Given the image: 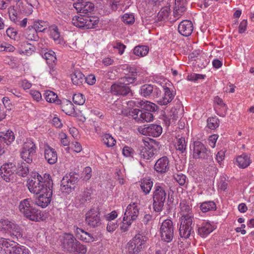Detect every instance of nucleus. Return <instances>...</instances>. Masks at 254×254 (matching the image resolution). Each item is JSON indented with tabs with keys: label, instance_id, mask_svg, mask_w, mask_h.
Returning a JSON list of instances; mask_svg holds the SVG:
<instances>
[{
	"label": "nucleus",
	"instance_id": "33",
	"mask_svg": "<svg viewBox=\"0 0 254 254\" xmlns=\"http://www.w3.org/2000/svg\"><path fill=\"white\" fill-rule=\"evenodd\" d=\"M236 162L238 166L242 168L247 167L251 163L250 157L246 154L239 156L236 159Z\"/></svg>",
	"mask_w": 254,
	"mask_h": 254
},
{
	"label": "nucleus",
	"instance_id": "59",
	"mask_svg": "<svg viewBox=\"0 0 254 254\" xmlns=\"http://www.w3.org/2000/svg\"><path fill=\"white\" fill-rule=\"evenodd\" d=\"M134 152L133 149L128 146H125L123 149V154L126 157H133Z\"/></svg>",
	"mask_w": 254,
	"mask_h": 254
},
{
	"label": "nucleus",
	"instance_id": "41",
	"mask_svg": "<svg viewBox=\"0 0 254 254\" xmlns=\"http://www.w3.org/2000/svg\"><path fill=\"white\" fill-rule=\"evenodd\" d=\"M36 145L33 141L28 140L23 145L22 151L26 152H33V154H36Z\"/></svg>",
	"mask_w": 254,
	"mask_h": 254
},
{
	"label": "nucleus",
	"instance_id": "7",
	"mask_svg": "<svg viewBox=\"0 0 254 254\" xmlns=\"http://www.w3.org/2000/svg\"><path fill=\"white\" fill-rule=\"evenodd\" d=\"M160 233L162 240L167 243L172 241L174 228L171 220L166 219L163 221L160 228Z\"/></svg>",
	"mask_w": 254,
	"mask_h": 254
},
{
	"label": "nucleus",
	"instance_id": "52",
	"mask_svg": "<svg viewBox=\"0 0 254 254\" xmlns=\"http://www.w3.org/2000/svg\"><path fill=\"white\" fill-rule=\"evenodd\" d=\"M173 178L181 186H183L186 183V176L180 172L174 174Z\"/></svg>",
	"mask_w": 254,
	"mask_h": 254
},
{
	"label": "nucleus",
	"instance_id": "17",
	"mask_svg": "<svg viewBox=\"0 0 254 254\" xmlns=\"http://www.w3.org/2000/svg\"><path fill=\"white\" fill-rule=\"evenodd\" d=\"M74 232L76 238L81 241L89 243L95 241V238L92 234L75 226H74Z\"/></svg>",
	"mask_w": 254,
	"mask_h": 254
},
{
	"label": "nucleus",
	"instance_id": "8",
	"mask_svg": "<svg viewBox=\"0 0 254 254\" xmlns=\"http://www.w3.org/2000/svg\"><path fill=\"white\" fill-rule=\"evenodd\" d=\"M86 223L92 228L99 227L101 225L100 212L98 208L90 209L85 214Z\"/></svg>",
	"mask_w": 254,
	"mask_h": 254
},
{
	"label": "nucleus",
	"instance_id": "51",
	"mask_svg": "<svg viewBox=\"0 0 254 254\" xmlns=\"http://www.w3.org/2000/svg\"><path fill=\"white\" fill-rule=\"evenodd\" d=\"M219 120L216 117L209 118L207 119L208 127L211 129H214L218 127Z\"/></svg>",
	"mask_w": 254,
	"mask_h": 254
},
{
	"label": "nucleus",
	"instance_id": "46",
	"mask_svg": "<svg viewBox=\"0 0 254 254\" xmlns=\"http://www.w3.org/2000/svg\"><path fill=\"white\" fill-rule=\"evenodd\" d=\"M17 167L16 174L22 177L26 176L29 173V168L28 166L24 162H22L20 165H18Z\"/></svg>",
	"mask_w": 254,
	"mask_h": 254
},
{
	"label": "nucleus",
	"instance_id": "23",
	"mask_svg": "<svg viewBox=\"0 0 254 254\" xmlns=\"http://www.w3.org/2000/svg\"><path fill=\"white\" fill-rule=\"evenodd\" d=\"M37 177L39 178L41 183L44 186L45 190L48 191L49 189L53 191V183L51 177L49 174L45 173L43 176L39 174H37Z\"/></svg>",
	"mask_w": 254,
	"mask_h": 254
},
{
	"label": "nucleus",
	"instance_id": "58",
	"mask_svg": "<svg viewBox=\"0 0 254 254\" xmlns=\"http://www.w3.org/2000/svg\"><path fill=\"white\" fill-rule=\"evenodd\" d=\"M122 21L127 24H132L134 22V15L132 14L126 13L122 17Z\"/></svg>",
	"mask_w": 254,
	"mask_h": 254
},
{
	"label": "nucleus",
	"instance_id": "63",
	"mask_svg": "<svg viewBox=\"0 0 254 254\" xmlns=\"http://www.w3.org/2000/svg\"><path fill=\"white\" fill-rule=\"evenodd\" d=\"M117 227L118 225L116 222L113 221H109L107 226V230L108 232H113Z\"/></svg>",
	"mask_w": 254,
	"mask_h": 254
},
{
	"label": "nucleus",
	"instance_id": "22",
	"mask_svg": "<svg viewBox=\"0 0 254 254\" xmlns=\"http://www.w3.org/2000/svg\"><path fill=\"white\" fill-rule=\"evenodd\" d=\"M160 91L157 89L156 86L151 84H144L141 87L140 93L141 95L146 98L150 97L152 94H156L158 96Z\"/></svg>",
	"mask_w": 254,
	"mask_h": 254
},
{
	"label": "nucleus",
	"instance_id": "60",
	"mask_svg": "<svg viewBox=\"0 0 254 254\" xmlns=\"http://www.w3.org/2000/svg\"><path fill=\"white\" fill-rule=\"evenodd\" d=\"M142 110L138 109H134L129 112V115L133 117V118L136 121L139 122V114L141 113Z\"/></svg>",
	"mask_w": 254,
	"mask_h": 254
},
{
	"label": "nucleus",
	"instance_id": "10",
	"mask_svg": "<svg viewBox=\"0 0 254 254\" xmlns=\"http://www.w3.org/2000/svg\"><path fill=\"white\" fill-rule=\"evenodd\" d=\"M110 91L116 96H132V91L130 87L125 82H116L111 86Z\"/></svg>",
	"mask_w": 254,
	"mask_h": 254
},
{
	"label": "nucleus",
	"instance_id": "55",
	"mask_svg": "<svg viewBox=\"0 0 254 254\" xmlns=\"http://www.w3.org/2000/svg\"><path fill=\"white\" fill-rule=\"evenodd\" d=\"M86 3H84V5L82 6V12L85 14H88V13H90L93 11L94 9V4L89 1H86Z\"/></svg>",
	"mask_w": 254,
	"mask_h": 254
},
{
	"label": "nucleus",
	"instance_id": "31",
	"mask_svg": "<svg viewBox=\"0 0 254 254\" xmlns=\"http://www.w3.org/2000/svg\"><path fill=\"white\" fill-rule=\"evenodd\" d=\"M92 193V190L91 188H86L78 196L81 204H84L86 202H90L91 199V194Z\"/></svg>",
	"mask_w": 254,
	"mask_h": 254
},
{
	"label": "nucleus",
	"instance_id": "36",
	"mask_svg": "<svg viewBox=\"0 0 254 254\" xmlns=\"http://www.w3.org/2000/svg\"><path fill=\"white\" fill-rule=\"evenodd\" d=\"M72 23L77 27L85 28L86 16L82 15L75 16L72 18Z\"/></svg>",
	"mask_w": 254,
	"mask_h": 254
},
{
	"label": "nucleus",
	"instance_id": "21",
	"mask_svg": "<svg viewBox=\"0 0 254 254\" xmlns=\"http://www.w3.org/2000/svg\"><path fill=\"white\" fill-rule=\"evenodd\" d=\"M169 161L166 156L159 158L154 165V169L158 173H164L169 169Z\"/></svg>",
	"mask_w": 254,
	"mask_h": 254
},
{
	"label": "nucleus",
	"instance_id": "43",
	"mask_svg": "<svg viewBox=\"0 0 254 254\" xmlns=\"http://www.w3.org/2000/svg\"><path fill=\"white\" fill-rule=\"evenodd\" d=\"M62 110L68 115H71L75 113L73 104L69 101H66L65 104L62 105Z\"/></svg>",
	"mask_w": 254,
	"mask_h": 254
},
{
	"label": "nucleus",
	"instance_id": "9",
	"mask_svg": "<svg viewBox=\"0 0 254 254\" xmlns=\"http://www.w3.org/2000/svg\"><path fill=\"white\" fill-rule=\"evenodd\" d=\"M16 170L15 164L12 163H5L0 168V175L6 182H12L14 179V173Z\"/></svg>",
	"mask_w": 254,
	"mask_h": 254
},
{
	"label": "nucleus",
	"instance_id": "32",
	"mask_svg": "<svg viewBox=\"0 0 254 254\" xmlns=\"http://www.w3.org/2000/svg\"><path fill=\"white\" fill-rule=\"evenodd\" d=\"M44 96L46 100L50 103H54L57 105L61 104V101L58 99V95L53 91L47 90L45 91Z\"/></svg>",
	"mask_w": 254,
	"mask_h": 254
},
{
	"label": "nucleus",
	"instance_id": "37",
	"mask_svg": "<svg viewBox=\"0 0 254 254\" xmlns=\"http://www.w3.org/2000/svg\"><path fill=\"white\" fill-rule=\"evenodd\" d=\"M99 18L96 16H86L85 29H92L96 27L99 23Z\"/></svg>",
	"mask_w": 254,
	"mask_h": 254
},
{
	"label": "nucleus",
	"instance_id": "13",
	"mask_svg": "<svg viewBox=\"0 0 254 254\" xmlns=\"http://www.w3.org/2000/svg\"><path fill=\"white\" fill-rule=\"evenodd\" d=\"M62 248L65 251L71 254L78 242L76 238L70 233H65L61 240Z\"/></svg>",
	"mask_w": 254,
	"mask_h": 254
},
{
	"label": "nucleus",
	"instance_id": "45",
	"mask_svg": "<svg viewBox=\"0 0 254 254\" xmlns=\"http://www.w3.org/2000/svg\"><path fill=\"white\" fill-rule=\"evenodd\" d=\"M87 251V248L86 246L78 241L74 248V250L71 252V254H86Z\"/></svg>",
	"mask_w": 254,
	"mask_h": 254
},
{
	"label": "nucleus",
	"instance_id": "16",
	"mask_svg": "<svg viewBox=\"0 0 254 254\" xmlns=\"http://www.w3.org/2000/svg\"><path fill=\"white\" fill-rule=\"evenodd\" d=\"M52 194L53 191L49 189L48 191L42 192L36 200L35 204L42 208L46 207L50 203Z\"/></svg>",
	"mask_w": 254,
	"mask_h": 254
},
{
	"label": "nucleus",
	"instance_id": "48",
	"mask_svg": "<svg viewBox=\"0 0 254 254\" xmlns=\"http://www.w3.org/2000/svg\"><path fill=\"white\" fill-rule=\"evenodd\" d=\"M170 9L169 7H163L157 14V18L159 21H162L166 19L170 13Z\"/></svg>",
	"mask_w": 254,
	"mask_h": 254
},
{
	"label": "nucleus",
	"instance_id": "47",
	"mask_svg": "<svg viewBox=\"0 0 254 254\" xmlns=\"http://www.w3.org/2000/svg\"><path fill=\"white\" fill-rule=\"evenodd\" d=\"M175 146L177 150L180 151L182 153H184L186 150V142L185 138L184 137L177 138Z\"/></svg>",
	"mask_w": 254,
	"mask_h": 254
},
{
	"label": "nucleus",
	"instance_id": "3",
	"mask_svg": "<svg viewBox=\"0 0 254 254\" xmlns=\"http://www.w3.org/2000/svg\"><path fill=\"white\" fill-rule=\"evenodd\" d=\"M2 251L6 254H29V250L26 247L3 238H0V252Z\"/></svg>",
	"mask_w": 254,
	"mask_h": 254
},
{
	"label": "nucleus",
	"instance_id": "24",
	"mask_svg": "<svg viewBox=\"0 0 254 254\" xmlns=\"http://www.w3.org/2000/svg\"><path fill=\"white\" fill-rule=\"evenodd\" d=\"M61 187L63 192L69 193L74 190L75 184L71 183L68 179V176H64L61 181Z\"/></svg>",
	"mask_w": 254,
	"mask_h": 254
},
{
	"label": "nucleus",
	"instance_id": "20",
	"mask_svg": "<svg viewBox=\"0 0 254 254\" xmlns=\"http://www.w3.org/2000/svg\"><path fill=\"white\" fill-rule=\"evenodd\" d=\"M162 132V127L157 125L151 124L142 129V133L153 137H158Z\"/></svg>",
	"mask_w": 254,
	"mask_h": 254
},
{
	"label": "nucleus",
	"instance_id": "44",
	"mask_svg": "<svg viewBox=\"0 0 254 254\" xmlns=\"http://www.w3.org/2000/svg\"><path fill=\"white\" fill-rule=\"evenodd\" d=\"M139 122H149L153 121L154 116L152 113L141 110V113L139 114Z\"/></svg>",
	"mask_w": 254,
	"mask_h": 254
},
{
	"label": "nucleus",
	"instance_id": "25",
	"mask_svg": "<svg viewBox=\"0 0 254 254\" xmlns=\"http://www.w3.org/2000/svg\"><path fill=\"white\" fill-rule=\"evenodd\" d=\"M137 106L142 110L150 113L155 112L157 111L158 106L153 103L149 101H143L142 100L138 102Z\"/></svg>",
	"mask_w": 254,
	"mask_h": 254
},
{
	"label": "nucleus",
	"instance_id": "11",
	"mask_svg": "<svg viewBox=\"0 0 254 254\" xmlns=\"http://www.w3.org/2000/svg\"><path fill=\"white\" fill-rule=\"evenodd\" d=\"M210 154V150L200 141H195L193 143V157L194 159L206 160Z\"/></svg>",
	"mask_w": 254,
	"mask_h": 254
},
{
	"label": "nucleus",
	"instance_id": "64",
	"mask_svg": "<svg viewBox=\"0 0 254 254\" xmlns=\"http://www.w3.org/2000/svg\"><path fill=\"white\" fill-rule=\"evenodd\" d=\"M205 75L200 74L193 73L188 76V79L191 81H196L199 79H203Z\"/></svg>",
	"mask_w": 254,
	"mask_h": 254
},
{
	"label": "nucleus",
	"instance_id": "26",
	"mask_svg": "<svg viewBox=\"0 0 254 254\" xmlns=\"http://www.w3.org/2000/svg\"><path fill=\"white\" fill-rule=\"evenodd\" d=\"M125 70H127V71H128V73L125 72L126 76L122 77L121 79L123 80H125L124 82H125L126 84H127L129 86L130 83H132L136 80V76L137 73L133 68L127 66Z\"/></svg>",
	"mask_w": 254,
	"mask_h": 254
},
{
	"label": "nucleus",
	"instance_id": "28",
	"mask_svg": "<svg viewBox=\"0 0 254 254\" xmlns=\"http://www.w3.org/2000/svg\"><path fill=\"white\" fill-rule=\"evenodd\" d=\"M186 0H175V6L174 10V16L179 17L186 10Z\"/></svg>",
	"mask_w": 254,
	"mask_h": 254
},
{
	"label": "nucleus",
	"instance_id": "54",
	"mask_svg": "<svg viewBox=\"0 0 254 254\" xmlns=\"http://www.w3.org/2000/svg\"><path fill=\"white\" fill-rule=\"evenodd\" d=\"M54 55L55 53L53 51H50L45 53L44 58L47 61V64H52L53 63H55L57 59Z\"/></svg>",
	"mask_w": 254,
	"mask_h": 254
},
{
	"label": "nucleus",
	"instance_id": "53",
	"mask_svg": "<svg viewBox=\"0 0 254 254\" xmlns=\"http://www.w3.org/2000/svg\"><path fill=\"white\" fill-rule=\"evenodd\" d=\"M73 102L76 105H82L85 101V98L81 93L75 94L72 97Z\"/></svg>",
	"mask_w": 254,
	"mask_h": 254
},
{
	"label": "nucleus",
	"instance_id": "18",
	"mask_svg": "<svg viewBox=\"0 0 254 254\" xmlns=\"http://www.w3.org/2000/svg\"><path fill=\"white\" fill-rule=\"evenodd\" d=\"M44 157L47 162L50 165L55 164L58 160V155L55 149L46 144L44 147Z\"/></svg>",
	"mask_w": 254,
	"mask_h": 254
},
{
	"label": "nucleus",
	"instance_id": "35",
	"mask_svg": "<svg viewBox=\"0 0 254 254\" xmlns=\"http://www.w3.org/2000/svg\"><path fill=\"white\" fill-rule=\"evenodd\" d=\"M214 228L209 223L207 222L198 229V232L200 236L204 237L212 232Z\"/></svg>",
	"mask_w": 254,
	"mask_h": 254
},
{
	"label": "nucleus",
	"instance_id": "30",
	"mask_svg": "<svg viewBox=\"0 0 254 254\" xmlns=\"http://www.w3.org/2000/svg\"><path fill=\"white\" fill-rule=\"evenodd\" d=\"M139 183L140 187L142 192L145 194H148L152 188L153 184V182L150 179L145 178L141 179Z\"/></svg>",
	"mask_w": 254,
	"mask_h": 254
},
{
	"label": "nucleus",
	"instance_id": "4",
	"mask_svg": "<svg viewBox=\"0 0 254 254\" xmlns=\"http://www.w3.org/2000/svg\"><path fill=\"white\" fill-rule=\"evenodd\" d=\"M161 146L160 142L153 139L150 140V142L145 141L144 146L139 148V154L141 158L149 160L157 153Z\"/></svg>",
	"mask_w": 254,
	"mask_h": 254
},
{
	"label": "nucleus",
	"instance_id": "56",
	"mask_svg": "<svg viewBox=\"0 0 254 254\" xmlns=\"http://www.w3.org/2000/svg\"><path fill=\"white\" fill-rule=\"evenodd\" d=\"M35 155L33 154V152H26L24 151H21V158L26 161V163L30 164L32 162L33 158Z\"/></svg>",
	"mask_w": 254,
	"mask_h": 254
},
{
	"label": "nucleus",
	"instance_id": "12",
	"mask_svg": "<svg viewBox=\"0 0 254 254\" xmlns=\"http://www.w3.org/2000/svg\"><path fill=\"white\" fill-rule=\"evenodd\" d=\"M0 223L1 224L2 229L9 231L11 236L17 239L22 237L21 230L18 225L8 220H1Z\"/></svg>",
	"mask_w": 254,
	"mask_h": 254
},
{
	"label": "nucleus",
	"instance_id": "19",
	"mask_svg": "<svg viewBox=\"0 0 254 254\" xmlns=\"http://www.w3.org/2000/svg\"><path fill=\"white\" fill-rule=\"evenodd\" d=\"M193 27V24L190 20H185L182 21L178 26L179 32L184 36H190L192 31Z\"/></svg>",
	"mask_w": 254,
	"mask_h": 254
},
{
	"label": "nucleus",
	"instance_id": "27",
	"mask_svg": "<svg viewBox=\"0 0 254 254\" xmlns=\"http://www.w3.org/2000/svg\"><path fill=\"white\" fill-rule=\"evenodd\" d=\"M164 96L157 101L158 103L161 105H166L170 103L175 96V95L171 91L169 88L167 87H164Z\"/></svg>",
	"mask_w": 254,
	"mask_h": 254
},
{
	"label": "nucleus",
	"instance_id": "39",
	"mask_svg": "<svg viewBox=\"0 0 254 254\" xmlns=\"http://www.w3.org/2000/svg\"><path fill=\"white\" fill-rule=\"evenodd\" d=\"M26 1L27 2V4H28L31 6V7L28 8V10H25L24 9H22L23 6H22V2H19L18 6H19L20 10L23 11V12H24L27 14H30L33 11L32 8L37 7L38 6V5L39 4V3H38V1L37 0H26Z\"/></svg>",
	"mask_w": 254,
	"mask_h": 254
},
{
	"label": "nucleus",
	"instance_id": "14",
	"mask_svg": "<svg viewBox=\"0 0 254 254\" xmlns=\"http://www.w3.org/2000/svg\"><path fill=\"white\" fill-rule=\"evenodd\" d=\"M139 214V209L136 203L129 204L124 214L123 220L133 221L136 220Z\"/></svg>",
	"mask_w": 254,
	"mask_h": 254
},
{
	"label": "nucleus",
	"instance_id": "38",
	"mask_svg": "<svg viewBox=\"0 0 254 254\" xmlns=\"http://www.w3.org/2000/svg\"><path fill=\"white\" fill-rule=\"evenodd\" d=\"M37 32L33 26L31 28L29 27L25 33V37L28 40L37 41L39 38Z\"/></svg>",
	"mask_w": 254,
	"mask_h": 254
},
{
	"label": "nucleus",
	"instance_id": "5",
	"mask_svg": "<svg viewBox=\"0 0 254 254\" xmlns=\"http://www.w3.org/2000/svg\"><path fill=\"white\" fill-rule=\"evenodd\" d=\"M154 189L153 194V208L155 212H159L163 209L167 193L162 186L156 184Z\"/></svg>",
	"mask_w": 254,
	"mask_h": 254
},
{
	"label": "nucleus",
	"instance_id": "2",
	"mask_svg": "<svg viewBox=\"0 0 254 254\" xmlns=\"http://www.w3.org/2000/svg\"><path fill=\"white\" fill-rule=\"evenodd\" d=\"M33 203L29 198L22 200L19 205L20 212L30 220L37 222L43 220V214L40 210L33 206Z\"/></svg>",
	"mask_w": 254,
	"mask_h": 254
},
{
	"label": "nucleus",
	"instance_id": "50",
	"mask_svg": "<svg viewBox=\"0 0 254 254\" xmlns=\"http://www.w3.org/2000/svg\"><path fill=\"white\" fill-rule=\"evenodd\" d=\"M47 24L45 21L39 20L34 22L33 27L38 32H43L47 28Z\"/></svg>",
	"mask_w": 254,
	"mask_h": 254
},
{
	"label": "nucleus",
	"instance_id": "29",
	"mask_svg": "<svg viewBox=\"0 0 254 254\" xmlns=\"http://www.w3.org/2000/svg\"><path fill=\"white\" fill-rule=\"evenodd\" d=\"M15 139L14 133L8 130L6 132H0V142L4 146V143L9 145Z\"/></svg>",
	"mask_w": 254,
	"mask_h": 254
},
{
	"label": "nucleus",
	"instance_id": "61",
	"mask_svg": "<svg viewBox=\"0 0 254 254\" xmlns=\"http://www.w3.org/2000/svg\"><path fill=\"white\" fill-rule=\"evenodd\" d=\"M51 35L55 41L59 40L60 38V34L57 27H54L51 32Z\"/></svg>",
	"mask_w": 254,
	"mask_h": 254
},
{
	"label": "nucleus",
	"instance_id": "49",
	"mask_svg": "<svg viewBox=\"0 0 254 254\" xmlns=\"http://www.w3.org/2000/svg\"><path fill=\"white\" fill-rule=\"evenodd\" d=\"M102 140L104 143L108 147L113 146L116 143V140L110 134H105L102 136Z\"/></svg>",
	"mask_w": 254,
	"mask_h": 254
},
{
	"label": "nucleus",
	"instance_id": "42",
	"mask_svg": "<svg viewBox=\"0 0 254 254\" xmlns=\"http://www.w3.org/2000/svg\"><path fill=\"white\" fill-rule=\"evenodd\" d=\"M149 48L146 46H137L133 50V53L137 56L143 57L147 54Z\"/></svg>",
	"mask_w": 254,
	"mask_h": 254
},
{
	"label": "nucleus",
	"instance_id": "15",
	"mask_svg": "<svg viewBox=\"0 0 254 254\" xmlns=\"http://www.w3.org/2000/svg\"><path fill=\"white\" fill-rule=\"evenodd\" d=\"M41 181L37 177V175L29 181L28 188L29 191L34 194H38L45 191L44 186L41 183Z\"/></svg>",
	"mask_w": 254,
	"mask_h": 254
},
{
	"label": "nucleus",
	"instance_id": "1",
	"mask_svg": "<svg viewBox=\"0 0 254 254\" xmlns=\"http://www.w3.org/2000/svg\"><path fill=\"white\" fill-rule=\"evenodd\" d=\"M181 211L183 214L181 218L180 235L181 237L188 238L190 236L194 225L192 223L193 215L190 213L191 208L188 205H183L181 207Z\"/></svg>",
	"mask_w": 254,
	"mask_h": 254
},
{
	"label": "nucleus",
	"instance_id": "57",
	"mask_svg": "<svg viewBox=\"0 0 254 254\" xmlns=\"http://www.w3.org/2000/svg\"><path fill=\"white\" fill-rule=\"evenodd\" d=\"M22 46L24 47V51H23L22 53L27 55H31L35 50V47L28 43H24Z\"/></svg>",
	"mask_w": 254,
	"mask_h": 254
},
{
	"label": "nucleus",
	"instance_id": "34",
	"mask_svg": "<svg viewBox=\"0 0 254 254\" xmlns=\"http://www.w3.org/2000/svg\"><path fill=\"white\" fill-rule=\"evenodd\" d=\"M71 79L73 84L79 85L84 80V74L79 70H75L71 74Z\"/></svg>",
	"mask_w": 254,
	"mask_h": 254
},
{
	"label": "nucleus",
	"instance_id": "40",
	"mask_svg": "<svg viewBox=\"0 0 254 254\" xmlns=\"http://www.w3.org/2000/svg\"><path fill=\"white\" fill-rule=\"evenodd\" d=\"M200 208L203 212H206L211 210H215L216 206L212 201H205L201 203Z\"/></svg>",
	"mask_w": 254,
	"mask_h": 254
},
{
	"label": "nucleus",
	"instance_id": "6",
	"mask_svg": "<svg viewBox=\"0 0 254 254\" xmlns=\"http://www.w3.org/2000/svg\"><path fill=\"white\" fill-rule=\"evenodd\" d=\"M148 240L147 237L138 233L128 243L127 249L130 254H138L144 248Z\"/></svg>",
	"mask_w": 254,
	"mask_h": 254
},
{
	"label": "nucleus",
	"instance_id": "62",
	"mask_svg": "<svg viewBox=\"0 0 254 254\" xmlns=\"http://www.w3.org/2000/svg\"><path fill=\"white\" fill-rule=\"evenodd\" d=\"M68 176V179L71 181V183L76 184L78 182L79 177L78 174L75 172L70 173Z\"/></svg>",
	"mask_w": 254,
	"mask_h": 254
}]
</instances>
